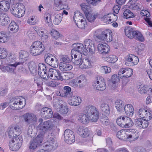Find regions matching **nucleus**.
<instances>
[{
    "label": "nucleus",
    "mask_w": 152,
    "mask_h": 152,
    "mask_svg": "<svg viewBox=\"0 0 152 152\" xmlns=\"http://www.w3.org/2000/svg\"><path fill=\"white\" fill-rule=\"evenodd\" d=\"M84 112L86 114H82L79 116L78 120L85 124H87L89 121L93 122H96L99 117V113L98 110L94 107L88 106L86 107Z\"/></svg>",
    "instance_id": "obj_1"
},
{
    "label": "nucleus",
    "mask_w": 152,
    "mask_h": 152,
    "mask_svg": "<svg viewBox=\"0 0 152 152\" xmlns=\"http://www.w3.org/2000/svg\"><path fill=\"white\" fill-rule=\"evenodd\" d=\"M26 104L25 99L20 96L13 98L9 102V106L13 110H18L22 109Z\"/></svg>",
    "instance_id": "obj_2"
},
{
    "label": "nucleus",
    "mask_w": 152,
    "mask_h": 152,
    "mask_svg": "<svg viewBox=\"0 0 152 152\" xmlns=\"http://www.w3.org/2000/svg\"><path fill=\"white\" fill-rule=\"evenodd\" d=\"M124 31L126 36L131 39L134 38L142 42L144 40V38L140 32L138 31H133V29L130 26L126 27Z\"/></svg>",
    "instance_id": "obj_3"
},
{
    "label": "nucleus",
    "mask_w": 152,
    "mask_h": 152,
    "mask_svg": "<svg viewBox=\"0 0 152 152\" xmlns=\"http://www.w3.org/2000/svg\"><path fill=\"white\" fill-rule=\"evenodd\" d=\"M45 49L42 42L39 41L34 42L30 47V52L33 56H36L41 54Z\"/></svg>",
    "instance_id": "obj_4"
},
{
    "label": "nucleus",
    "mask_w": 152,
    "mask_h": 152,
    "mask_svg": "<svg viewBox=\"0 0 152 152\" xmlns=\"http://www.w3.org/2000/svg\"><path fill=\"white\" fill-rule=\"evenodd\" d=\"M11 13L15 17L20 18L23 15L25 11L24 5L20 3L13 4L10 9Z\"/></svg>",
    "instance_id": "obj_5"
},
{
    "label": "nucleus",
    "mask_w": 152,
    "mask_h": 152,
    "mask_svg": "<svg viewBox=\"0 0 152 152\" xmlns=\"http://www.w3.org/2000/svg\"><path fill=\"white\" fill-rule=\"evenodd\" d=\"M73 48L71 51V57H72V60L73 61V53H76V52H79L80 53L86 55L87 53L88 50L85 48L82 44L80 43H75L72 45Z\"/></svg>",
    "instance_id": "obj_6"
},
{
    "label": "nucleus",
    "mask_w": 152,
    "mask_h": 152,
    "mask_svg": "<svg viewBox=\"0 0 152 152\" xmlns=\"http://www.w3.org/2000/svg\"><path fill=\"white\" fill-rule=\"evenodd\" d=\"M92 86L94 88L100 91L104 90L106 87L105 81L102 77H98L94 81Z\"/></svg>",
    "instance_id": "obj_7"
},
{
    "label": "nucleus",
    "mask_w": 152,
    "mask_h": 152,
    "mask_svg": "<svg viewBox=\"0 0 152 152\" xmlns=\"http://www.w3.org/2000/svg\"><path fill=\"white\" fill-rule=\"evenodd\" d=\"M109 30H105L101 34H96V37L101 41H104L107 42H110L112 39V37Z\"/></svg>",
    "instance_id": "obj_8"
},
{
    "label": "nucleus",
    "mask_w": 152,
    "mask_h": 152,
    "mask_svg": "<svg viewBox=\"0 0 152 152\" xmlns=\"http://www.w3.org/2000/svg\"><path fill=\"white\" fill-rule=\"evenodd\" d=\"M53 125L50 121H46L40 123L37 126V130L41 132L45 133L48 131L51 130Z\"/></svg>",
    "instance_id": "obj_9"
},
{
    "label": "nucleus",
    "mask_w": 152,
    "mask_h": 152,
    "mask_svg": "<svg viewBox=\"0 0 152 152\" xmlns=\"http://www.w3.org/2000/svg\"><path fill=\"white\" fill-rule=\"evenodd\" d=\"M64 138L65 142L71 144L75 141V136L74 132L69 130L66 129L64 132Z\"/></svg>",
    "instance_id": "obj_10"
},
{
    "label": "nucleus",
    "mask_w": 152,
    "mask_h": 152,
    "mask_svg": "<svg viewBox=\"0 0 152 152\" xmlns=\"http://www.w3.org/2000/svg\"><path fill=\"white\" fill-rule=\"evenodd\" d=\"M48 77L53 80H63V77L59 71L55 69L50 68L49 69V72L48 73Z\"/></svg>",
    "instance_id": "obj_11"
},
{
    "label": "nucleus",
    "mask_w": 152,
    "mask_h": 152,
    "mask_svg": "<svg viewBox=\"0 0 152 152\" xmlns=\"http://www.w3.org/2000/svg\"><path fill=\"white\" fill-rule=\"evenodd\" d=\"M125 64L128 66L136 65L139 61L138 57L132 54L127 55L125 57Z\"/></svg>",
    "instance_id": "obj_12"
},
{
    "label": "nucleus",
    "mask_w": 152,
    "mask_h": 152,
    "mask_svg": "<svg viewBox=\"0 0 152 152\" xmlns=\"http://www.w3.org/2000/svg\"><path fill=\"white\" fill-rule=\"evenodd\" d=\"M43 139V135L41 134L37 136L34 139L30 142L29 148L31 149H34L42 143Z\"/></svg>",
    "instance_id": "obj_13"
},
{
    "label": "nucleus",
    "mask_w": 152,
    "mask_h": 152,
    "mask_svg": "<svg viewBox=\"0 0 152 152\" xmlns=\"http://www.w3.org/2000/svg\"><path fill=\"white\" fill-rule=\"evenodd\" d=\"M46 65L43 63H40L38 65V72L40 76L43 79H47L48 78V74L47 73V69Z\"/></svg>",
    "instance_id": "obj_14"
},
{
    "label": "nucleus",
    "mask_w": 152,
    "mask_h": 152,
    "mask_svg": "<svg viewBox=\"0 0 152 152\" xmlns=\"http://www.w3.org/2000/svg\"><path fill=\"white\" fill-rule=\"evenodd\" d=\"M58 95L64 98H69L73 93L72 92L71 88L69 86H64L63 89L59 91Z\"/></svg>",
    "instance_id": "obj_15"
},
{
    "label": "nucleus",
    "mask_w": 152,
    "mask_h": 152,
    "mask_svg": "<svg viewBox=\"0 0 152 152\" xmlns=\"http://www.w3.org/2000/svg\"><path fill=\"white\" fill-rule=\"evenodd\" d=\"M69 97V104L71 106H77L79 105L81 102V98L75 94H73Z\"/></svg>",
    "instance_id": "obj_16"
},
{
    "label": "nucleus",
    "mask_w": 152,
    "mask_h": 152,
    "mask_svg": "<svg viewBox=\"0 0 152 152\" xmlns=\"http://www.w3.org/2000/svg\"><path fill=\"white\" fill-rule=\"evenodd\" d=\"M133 73V70L132 69L128 67L122 68L119 70L118 72V75H121L122 74L125 73V75L120 77V78L123 79L124 77L128 78L130 77Z\"/></svg>",
    "instance_id": "obj_17"
},
{
    "label": "nucleus",
    "mask_w": 152,
    "mask_h": 152,
    "mask_svg": "<svg viewBox=\"0 0 152 152\" xmlns=\"http://www.w3.org/2000/svg\"><path fill=\"white\" fill-rule=\"evenodd\" d=\"M23 117L25 121L28 124L35 122L37 120L35 115L31 113H26L23 115Z\"/></svg>",
    "instance_id": "obj_18"
},
{
    "label": "nucleus",
    "mask_w": 152,
    "mask_h": 152,
    "mask_svg": "<svg viewBox=\"0 0 152 152\" xmlns=\"http://www.w3.org/2000/svg\"><path fill=\"white\" fill-rule=\"evenodd\" d=\"M85 48L89 50V52L92 54L94 53L95 48L94 42L90 39H86L84 42Z\"/></svg>",
    "instance_id": "obj_19"
},
{
    "label": "nucleus",
    "mask_w": 152,
    "mask_h": 152,
    "mask_svg": "<svg viewBox=\"0 0 152 152\" xmlns=\"http://www.w3.org/2000/svg\"><path fill=\"white\" fill-rule=\"evenodd\" d=\"M53 113L52 110L47 107L42 108L40 112L41 116L46 118H51L53 116Z\"/></svg>",
    "instance_id": "obj_20"
},
{
    "label": "nucleus",
    "mask_w": 152,
    "mask_h": 152,
    "mask_svg": "<svg viewBox=\"0 0 152 152\" xmlns=\"http://www.w3.org/2000/svg\"><path fill=\"white\" fill-rule=\"evenodd\" d=\"M128 132L129 139L134 140L137 139L139 136V134L137 130L134 129L128 130L126 131Z\"/></svg>",
    "instance_id": "obj_21"
},
{
    "label": "nucleus",
    "mask_w": 152,
    "mask_h": 152,
    "mask_svg": "<svg viewBox=\"0 0 152 152\" xmlns=\"http://www.w3.org/2000/svg\"><path fill=\"white\" fill-rule=\"evenodd\" d=\"M90 132L87 128L80 126L77 130V133L81 137H86L88 136Z\"/></svg>",
    "instance_id": "obj_22"
},
{
    "label": "nucleus",
    "mask_w": 152,
    "mask_h": 152,
    "mask_svg": "<svg viewBox=\"0 0 152 152\" xmlns=\"http://www.w3.org/2000/svg\"><path fill=\"white\" fill-rule=\"evenodd\" d=\"M10 18L7 15L3 13H0V25L6 26L10 22Z\"/></svg>",
    "instance_id": "obj_23"
},
{
    "label": "nucleus",
    "mask_w": 152,
    "mask_h": 152,
    "mask_svg": "<svg viewBox=\"0 0 152 152\" xmlns=\"http://www.w3.org/2000/svg\"><path fill=\"white\" fill-rule=\"evenodd\" d=\"M125 129L121 130L118 131L116 134L117 137L119 139L124 141L129 139L128 132L125 133Z\"/></svg>",
    "instance_id": "obj_24"
},
{
    "label": "nucleus",
    "mask_w": 152,
    "mask_h": 152,
    "mask_svg": "<svg viewBox=\"0 0 152 152\" xmlns=\"http://www.w3.org/2000/svg\"><path fill=\"white\" fill-rule=\"evenodd\" d=\"M56 142V140L54 138L50 137L45 144V146L47 147V149L48 150L54 149L56 146L55 144Z\"/></svg>",
    "instance_id": "obj_25"
},
{
    "label": "nucleus",
    "mask_w": 152,
    "mask_h": 152,
    "mask_svg": "<svg viewBox=\"0 0 152 152\" xmlns=\"http://www.w3.org/2000/svg\"><path fill=\"white\" fill-rule=\"evenodd\" d=\"M98 51L101 53H107L109 51V46L106 44L104 45L102 44H99L98 45Z\"/></svg>",
    "instance_id": "obj_26"
},
{
    "label": "nucleus",
    "mask_w": 152,
    "mask_h": 152,
    "mask_svg": "<svg viewBox=\"0 0 152 152\" xmlns=\"http://www.w3.org/2000/svg\"><path fill=\"white\" fill-rule=\"evenodd\" d=\"M124 110L127 115L129 117L133 115L134 113V109L132 105L127 104L125 105Z\"/></svg>",
    "instance_id": "obj_27"
},
{
    "label": "nucleus",
    "mask_w": 152,
    "mask_h": 152,
    "mask_svg": "<svg viewBox=\"0 0 152 152\" xmlns=\"http://www.w3.org/2000/svg\"><path fill=\"white\" fill-rule=\"evenodd\" d=\"M91 66L90 61L88 58H84L82 59L80 67L82 69H87L90 67Z\"/></svg>",
    "instance_id": "obj_28"
},
{
    "label": "nucleus",
    "mask_w": 152,
    "mask_h": 152,
    "mask_svg": "<svg viewBox=\"0 0 152 152\" xmlns=\"http://www.w3.org/2000/svg\"><path fill=\"white\" fill-rule=\"evenodd\" d=\"M80 87H83L87 83V79L85 76L83 75H80L77 78V81Z\"/></svg>",
    "instance_id": "obj_29"
},
{
    "label": "nucleus",
    "mask_w": 152,
    "mask_h": 152,
    "mask_svg": "<svg viewBox=\"0 0 152 152\" xmlns=\"http://www.w3.org/2000/svg\"><path fill=\"white\" fill-rule=\"evenodd\" d=\"M23 62H18L16 63L15 64H9L8 66H4V69L8 72H12L14 71V68L13 67L15 68L18 65L22 64Z\"/></svg>",
    "instance_id": "obj_30"
},
{
    "label": "nucleus",
    "mask_w": 152,
    "mask_h": 152,
    "mask_svg": "<svg viewBox=\"0 0 152 152\" xmlns=\"http://www.w3.org/2000/svg\"><path fill=\"white\" fill-rule=\"evenodd\" d=\"M115 106L118 111L121 112L124 110L125 106H124V104L122 100H116L115 102Z\"/></svg>",
    "instance_id": "obj_31"
},
{
    "label": "nucleus",
    "mask_w": 152,
    "mask_h": 152,
    "mask_svg": "<svg viewBox=\"0 0 152 152\" xmlns=\"http://www.w3.org/2000/svg\"><path fill=\"white\" fill-rule=\"evenodd\" d=\"M74 20L76 23V22H79L85 18L83 17V14L79 11H76L74 12V15L73 17Z\"/></svg>",
    "instance_id": "obj_32"
},
{
    "label": "nucleus",
    "mask_w": 152,
    "mask_h": 152,
    "mask_svg": "<svg viewBox=\"0 0 152 152\" xmlns=\"http://www.w3.org/2000/svg\"><path fill=\"white\" fill-rule=\"evenodd\" d=\"M60 69L63 71H67L71 70L72 68V66L68 63L61 62L59 64Z\"/></svg>",
    "instance_id": "obj_33"
},
{
    "label": "nucleus",
    "mask_w": 152,
    "mask_h": 152,
    "mask_svg": "<svg viewBox=\"0 0 152 152\" xmlns=\"http://www.w3.org/2000/svg\"><path fill=\"white\" fill-rule=\"evenodd\" d=\"M100 109L107 115H109L110 110L109 105L105 103H102L100 106Z\"/></svg>",
    "instance_id": "obj_34"
},
{
    "label": "nucleus",
    "mask_w": 152,
    "mask_h": 152,
    "mask_svg": "<svg viewBox=\"0 0 152 152\" xmlns=\"http://www.w3.org/2000/svg\"><path fill=\"white\" fill-rule=\"evenodd\" d=\"M9 29L13 33H15L18 31L19 27L14 21H12L9 25Z\"/></svg>",
    "instance_id": "obj_35"
},
{
    "label": "nucleus",
    "mask_w": 152,
    "mask_h": 152,
    "mask_svg": "<svg viewBox=\"0 0 152 152\" xmlns=\"http://www.w3.org/2000/svg\"><path fill=\"white\" fill-rule=\"evenodd\" d=\"M15 142L14 139L12 140L11 142H9V146L10 149L13 151H16L18 150L20 146V145L16 143L14 144Z\"/></svg>",
    "instance_id": "obj_36"
},
{
    "label": "nucleus",
    "mask_w": 152,
    "mask_h": 152,
    "mask_svg": "<svg viewBox=\"0 0 152 152\" xmlns=\"http://www.w3.org/2000/svg\"><path fill=\"white\" fill-rule=\"evenodd\" d=\"M10 3L7 1H2L0 2V7L1 10H7L10 7Z\"/></svg>",
    "instance_id": "obj_37"
},
{
    "label": "nucleus",
    "mask_w": 152,
    "mask_h": 152,
    "mask_svg": "<svg viewBox=\"0 0 152 152\" xmlns=\"http://www.w3.org/2000/svg\"><path fill=\"white\" fill-rule=\"evenodd\" d=\"M125 116H121L119 117L116 120V122L117 124L120 126L124 128L125 121Z\"/></svg>",
    "instance_id": "obj_38"
},
{
    "label": "nucleus",
    "mask_w": 152,
    "mask_h": 152,
    "mask_svg": "<svg viewBox=\"0 0 152 152\" xmlns=\"http://www.w3.org/2000/svg\"><path fill=\"white\" fill-rule=\"evenodd\" d=\"M19 58L22 61H26V59L28 56L29 53L27 51L25 50H20L19 52Z\"/></svg>",
    "instance_id": "obj_39"
},
{
    "label": "nucleus",
    "mask_w": 152,
    "mask_h": 152,
    "mask_svg": "<svg viewBox=\"0 0 152 152\" xmlns=\"http://www.w3.org/2000/svg\"><path fill=\"white\" fill-rule=\"evenodd\" d=\"M124 124V128H129L132 127L133 126L134 123L132 120L128 117H126L125 121Z\"/></svg>",
    "instance_id": "obj_40"
},
{
    "label": "nucleus",
    "mask_w": 152,
    "mask_h": 152,
    "mask_svg": "<svg viewBox=\"0 0 152 152\" xmlns=\"http://www.w3.org/2000/svg\"><path fill=\"white\" fill-rule=\"evenodd\" d=\"M124 17L126 19L134 18L135 16L133 13L129 10L126 9L124 13Z\"/></svg>",
    "instance_id": "obj_41"
},
{
    "label": "nucleus",
    "mask_w": 152,
    "mask_h": 152,
    "mask_svg": "<svg viewBox=\"0 0 152 152\" xmlns=\"http://www.w3.org/2000/svg\"><path fill=\"white\" fill-rule=\"evenodd\" d=\"M76 24L79 28L81 29H85L87 26V21L85 19L76 23Z\"/></svg>",
    "instance_id": "obj_42"
},
{
    "label": "nucleus",
    "mask_w": 152,
    "mask_h": 152,
    "mask_svg": "<svg viewBox=\"0 0 152 152\" xmlns=\"http://www.w3.org/2000/svg\"><path fill=\"white\" fill-rule=\"evenodd\" d=\"M63 15L62 14H57L55 16L53 20V23L56 25H58L62 20Z\"/></svg>",
    "instance_id": "obj_43"
},
{
    "label": "nucleus",
    "mask_w": 152,
    "mask_h": 152,
    "mask_svg": "<svg viewBox=\"0 0 152 152\" xmlns=\"http://www.w3.org/2000/svg\"><path fill=\"white\" fill-rule=\"evenodd\" d=\"M55 58V56L50 53H47L45 54L44 57V59L45 62L48 64L50 63L53 59Z\"/></svg>",
    "instance_id": "obj_44"
},
{
    "label": "nucleus",
    "mask_w": 152,
    "mask_h": 152,
    "mask_svg": "<svg viewBox=\"0 0 152 152\" xmlns=\"http://www.w3.org/2000/svg\"><path fill=\"white\" fill-rule=\"evenodd\" d=\"M80 6L82 10L84 12V13L85 14H89V10L90 8V7L89 5H86L85 3H83L80 5Z\"/></svg>",
    "instance_id": "obj_45"
},
{
    "label": "nucleus",
    "mask_w": 152,
    "mask_h": 152,
    "mask_svg": "<svg viewBox=\"0 0 152 152\" xmlns=\"http://www.w3.org/2000/svg\"><path fill=\"white\" fill-rule=\"evenodd\" d=\"M8 37L7 34L3 33H0V42L2 43L8 41Z\"/></svg>",
    "instance_id": "obj_46"
},
{
    "label": "nucleus",
    "mask_w": 152,
    "mask_h": 152,
    "mask_svg": "<svg viewBox=\"0 0 152 152\" xmlns=\"http://www.w3.org/2000/svg\"><path fill=\"white\" fill-rule=\"evenodd\" d=\"M85 15L88 20L91 22L94 21L97 17L96 15L89 13L87 14H86Z\"/></svg>",
    "instance_id": "obj_47"
},
{
    "label": "nucleus",
    "mask_w": 152,
    "mask_h": 152,
    "mask_svg": "<svg viewBox=\"0 0 152 152\" xmlns=\"http://www.w3.org/2000/svg\"><path fill=\"white\" fill-rule=\"evenodd\" d=\"M118 60L117 57L115 56L110 55L106 57V61L109 63H114Z\"/></svg>",
    "instance_id": "obj_48"
},
{
    "label": "nucleus",
    "mask_w": 152,
    "mask_h": 152,
    "mask_svg": "<svg viewBox=\"0 0 152 152\" xmlns=\"http://www.w3.org/2000/svg\"><path fill=\"white\" fill-rule=\"evenodd\" d=\"M60 60L64 63H69L71 61V58L67 55H61L60 56Z\"/></svg>",
    "instance_id": "obj_49"
},
{
    "label": "nucleus",
    "mask_w": 152,
    "mask_h": 152,
    "mask_svg": "<svg viewBox=\"0 0 152 152\" xmlns=\"http://www.w3.org/2000/svg\"><path fill=\"white\" fill-rule=\"evenodd\" d=\"M29 69L31 73L34 75L37 73V66L35 64H30L29 66Z\"/></svg>",
    "instance_id": "obj_50"
},
{
    "label": "nucleus",
    "mask_w": 152,
    "mask_h": 152,
    "mask_svg": "<svg viewBox=\"0 0 152 152\" xmlns=\"http://www.w3.org/2000/svg\"><path fill=\"white\" fill-rule=\"evenodd\" d=\"M65 1L66 0H55V4L56 7H59L58 10H59V9L62 8V6Z\"/></svg>",
    "instance_id": "obj_51"
},
{
    "label": "nucleus",
    "mask_w": 152,
    "mask_h": 152,
    "mask_svg": "<svg viewBox=\"0 0 152 152\" xmlns=\"http://www.w3.org/2000/svg\"><path fill=\"white\" fill-rule=\"evenodd\" d=\"M43 78L41 77H35L34 81L35 83H37L38 86H41L43 83Z\"/></svg>",
    "instance_id": "obj_52"
},
{
    "label": "nucleus",
    "mask_w": 152,
    "mask_h": 152,
    "mask_svg": "<svg viewBox=\"0 0 152 152\" xmlns=\"http://www.w3.org/2000/svg\"><path fill=\"white\" fill-rule=\"evenodd\" d=\"M101 0H86L87 3L89 4L94 6H96L101 1Z\"/></svg>",
    "instance_id": "obj_53"
},
{
    "label": "nucleus",
    "mask_w": 152,
    "mask_h": 152,
    "mask_svg": "<svg viewBox=\"0 0 152 152\" xmlns=\"http://www.w3.org/2000/svg\"><path fill=\"white\" fill-rule=\"evenodd\" d=\"M18 135V134L16 133L14 131V129L12 127L10 129L8 132V135L10 138L15 137Z\"/></svg>",
    "instance_id": "obj_54"
},
{
    "label": "nucleus",
    "mask_w": 152,
    "mask_h": 152,
    "mask_svg": "<svg viewBox=\"0 0 152 152\" xmlns=\"http://www.w3.org/2000/svg\"><path fill=\"white\" fill-rule=\"evenodd\" d=\"M59 83L56 81H50L47 83V86L52 87H54L58 86Z\"/></svg>",
    "instance_id": "obj_55"
},
{
    "label": "nucleus",
    "mask_w": 152,
    "mask_h": 152,
    "mask_svg": "<svg viewBox=\"0 0 152 152\" xmlns=\"http://www.w3.org/2000/svg\"><path fill=\"white\" fill-rule=\"evenodd\" d=\"M7 59L8 62L11 63L15 61L16 56L15 54H10L7 57Z\"/></svg>",
    "instance_id": "obj_56"
},
{
    "label": "nucleus",
    "mask_w": 152,
    "mask_h": 152,
    "mask_svg": "<svg viewBox=\"0 0 152 152\" xmlns=\"http://www.w3.org/2000/svg\"><path fill=\"white\" fill-rule=\"evenodd\" d=\"M147 112V110H145L144 108H141L140 109L138 112L139 115L140 117L142 118H143L144 115H145L146 113Z\"/></svg>",
    "instance_id": "obj_57"
},
{
    "label": "nucleus",
    "mask_w": 152,
    "mask_h": 152,
    "mask_svg": "<svg viewBox=\"0 0 152 152\" xmlns=\"http://www.w3.org/2000/svg\"><path fill=\"white\" fill-rule=\"evenodd\" d=\"M58 61L57 59L55 57V58L53 59V60L51 61L50 64H49L51 66L56 68L58 66Z\"/></svg>",
    "instance_id": "obj_58"
},
{
    "label": "nucleus",
    "mask_w": 152,
    "mask_h": 152,
    "mask_svg": "<svg viewBox=\"0 0 152 152\" xmlns=\"http://www.w3.org/2000/svg\"><path fill=\"white\" fill-rule=\"evenodd\" d=\"M120 75H118L117 76V74H114L111 77V80L112 82L113 83H115L116 82H118L119 81Z\"/></svg>",
    "instance_id": "obj_59"
},
{
    "label": "nucleus",
    "mask_w": 152,
    "mask_h": 152,
    "mask_svg": "<svg viewBox=\"0 0 152 152\" xmlns=\"http://www.w3.org/2000/svg\"><path fill=\"white\" fill-rule=\"evenodd\" d=\"M51 35L55 39H57L60 37V34L59 32L54 29H52L51 30Z\"/></svg>",
    "instance_id": "obj_60"
},
{
    "label": "nucleus",
    "mask_w": 152,
    "mask_h": 152,
    "mask_svg": "<svg viewBox=\"0 0 152 152\" xmlns=\"http://www.w3.org/2000/svg\"><path fill=\"white\" fill-rule=\"evenodd\" d=\"M45 20V22L48 24V26L50 25V23L51 22V16L48 13H47L44 16Z\"/></svg>",
    "instance_id": "obj_61"
},
{
    "label": "nucleus",
    "mask_w": 152,
    "mask_h": 152,
    "mask_svg": "<svg viewBox=\"0 0 152 152\" xmlns=\"http://www.w3.org/2000/svg\"><path fill=\"white\" fill-rule=\"evenodd\" d=\"M68 108L66 106L61 107L59 110L60 113L63 115L66 114L68 113Z\"/></svg>",
    "instance_id": "obj_62"
},
{
    "label": "nucleus",
    "mask_w": 152,
    "mask_h": 152,
    "mask_svg": "<svg viewBox=\"0 0 152 152\" xmlns=\"http://www.w3.org/2000/svg\"><path fill=\"white\" fill-rule=\"evenodd\" d=\"M142 119L141 118H138L135 120L134 125L137 128L141 129Z\"/></svg>",
    "instance_id": "obj_63"
},
{
    "label": "nucleus",
    "mask_w": 152,
    "mask_h": 152,
    "mask_svg": "<svg viewBox=\"0 0 152 152\" xmlns=\"http://www.w3.org/2000/svg\"><path fill=\"white\" fill-rule=\"evenodd\" d=\"M152 117V115L151 114L147 111V112L146 113L145 115L143 118L144 119L147 121L150 120Z\"/></svg>",
    "instance_id": "obj_64"
}]
</instances>
